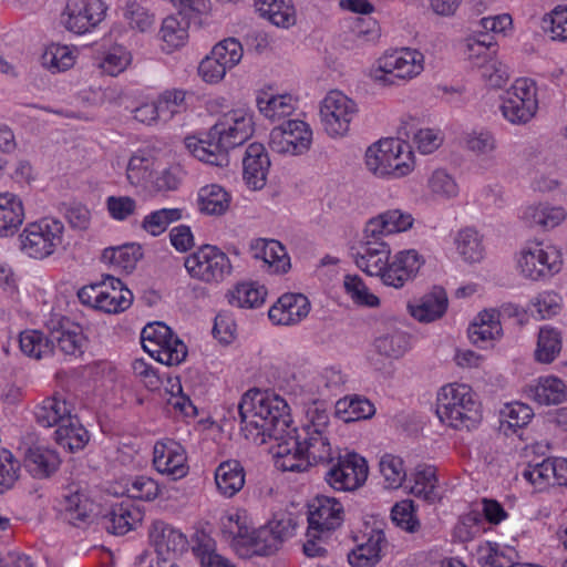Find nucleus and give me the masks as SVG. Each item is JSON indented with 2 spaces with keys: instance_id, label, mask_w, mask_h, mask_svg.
Masks as SVG:
<instances>
[{
  "instance_id": "19",
  "label": "nucleus",
  "mask_w": 567,
  "mask_h": 567,
  "mask_svg": "<svg viewBox=\"0 0 567 567\" xmlns=\"http://www.w3.org/2000/svg\"><path fill=\"white\" fill-rule=\"evenodd\" d=\"M270 159L265 146L260 143L248 145L243 158V177L246 185L254 189H261L267 183Z\"/></svg>"
},
{
  "instance_id": "6",
  "label": "nucleus",
  "mask_w": 567,
  "mask_h": 567,
  "mask_svg": "<svg viewBox=\"0 0 567 567\" xmlns=\"http://www.w3.org/2000/svg\"><path fill=\"white\" fill-rule=\"evenodd\" d=\"M184 266L192 278L206 284L221 282L233 270L229 257L212 245H203L187 256Z\"/></svg>"
},
{
  "instance_id": "27",
  "label": "nucleus",
  "mask_w": 567,
  "mask_h": 567,
  "mask_svg": "<svg viewBox=\"0 0 567 567\" xmlns=\"http://www.w3.org/2000/svg\"><path fill=\"white\" fill-rule=\"evenodd\" d=\"M24 208L13 193H0V238L13 236L22 225Z\"/></svg>"
},
{
  "instance_id": "4",
  "label": "nucleus",
  "mask_w": 567,
  "mask_h": 567,
  "mask_svg": "<svg viewBox=\"0 0 567 567\" xmlns=\"http://www.w3.org/2000/svg\"><path fill=\"white\" fill-rule=\"evenodd\" d=\"M64 225L54 218L30 223L20 234L21 250L31 258L43 259L62 245Z\"/></svg>"
},
{
  "instance_id": "39",
  "label": "nucleus",
  "mask_w": 567,
  "mask_h": 567,
  "mask_svg": "<svg viewBox=\"0 0 567 567\" xmlns=\"http://www.w3.org/2000/svg\"><path fill=\"white\" fill-rule=\"evenodd\" d=\"M566 218V212L560 206L538 204L529 206L524 213V219L530 226H539L544 229L558 226Z\"/></svg>"
},
{
  "instance_id": "40",
  "label": "nucleus",
  "mask_w": 567,
  "mask_h": 567,
  "mask_svg": "<svg viewBox=\"0 0 567 567\" xmlns=\"http://www.w3.org/2000/svg\"><path fill=\"white\" fill-rule=\"evenodd\" d=\"M456 249L465 261L478 262L484 258L483 236L474 228L466 227L457 233Z\"/></svg>"
},
{
  "instance_id": "49",
  "label": "nucleus",
  "mask_w": 567,
  "mask_h": 567,
  "mask_svg": "<svg viewBox=\"0 0 567 567\" xmlns=\"http://www.w3.org/2000/svg\"><path fill=\"white\" fill-rule=\"evenodd\" d=\"M337 413L343 415L346 422L369 419L374 415V405L364 398H350L337 402Z\"/></svg>"
},
{
  "instance_id": "47",
  "label": "nucleus",
  "mask_w": 567,
  "mask_h": 567,
  "mask_svg": "<svg viewBox=\"0 0 567 567\" xmlns=\"http://www.w3.org/2000/svg\"><path fill=\"white\" fill-rule=\"evenodd\" d=\"M187 28L188 23L185 18L179 20L177 17L171 16L163 20L159 35L168 50L178 49L185 44L188 38Z\"/></svg>"
},
{
  "instance_id": "9",
  "label": "nucleus",
  "mask_w": 567,
  "mask_h": 567,
  "mask_svg": "<svg viewBox=\"0 0 567 567\" xmlns=\"http://www.w3.org/2000/svg\"><path fill=\"white\" fill-rule=\"evenodd\" d=\"M334 463L326 473V482L336 491H354L361 487L368 478V464L364 457L357 453L337 454Z\"/></svg>"
},
{
  "instance_id": "1",
  "label": "nucleus",
  "mask_w": 567,
  "mask_h": 567,
  "mask_svg": "<svg viewBox=\"0 0 567 567\" xmlns=\"http://www.w3.org/2000/svg\"><path fill=\"white\" fill-rule=\"evenodd\" d=\"M236 411L246 439L264 444L275 440L271 447L276 466L284 472H303L309 466L328 465L336 460L328 435L329 415L326 411L311 412L309 423L290 427L288 405L278 395L260 390L247 391Z\"/></svg>"
},
{
  "instance_id": "57",
  "label": "nucleus",
  "mask_w": 567,
  "mask_h": 567,
  "mask_svg": "<svg viewBox=\"0 0 567 567\" xmlns=\"http://www.w3.org/2000/svg\"><path fill=\"white\" fill-rule=\"evenodd\" d=\"M172 333V329L163 322L148 323L141 333L142 347L150 355H154V352H158L156 348L169 339Z\"/></svg>"
},
{
  "instance_id": "7",
  "label": "nucleus",
  "mask_w": 567,
  "mask_h": 567,
  "mask_svg": "<svg viewBox=\"0 0 567 567\" xmlns=\"http://www.w3.org/2000/svg\"><path fill=\"white\" fill-rule=\"evenodd\" d=\"M296 524L290 514H276L266 525L250 530L244 547L252 555H272L279 550L286 539L292 536Z\"/></svg>"
},
{
  "instance_id": "61",
  "label": "nucleus",
  "mask_w": 567,
  "mask_h": 567,
  "mask_svg": "<svg viewBox=\"0 0 567 567\" xmlns=\"http://www.w3.org/2000/svg\"><path fill=\"white\" fill-rule=\"evenodd\" d=\"M220 522L221 530L235 539L239 546L244 547L246 538H248L251 530L247 526L246 516L240 513L226 514L221 517Z\"/></svg>"
},
{
  "instance_id": "44",
  "label": "nucleus",
  "mask_w": 567,
  "mask_h": 567,
  "mask_svg": "<svg viewBox=\"0 0 567 567\" xmlns=\"http://www.w3.org/2000/svg\"><path fill=\"white\" fill-rule=\"evenodd\" d=\"M561 350V334L551 327L539 329L535 359L540 363H551Z\"/></svg>"
},
{
  "instance_id": "45",
  "label": "nucleus",
  "mask_w": 567,
  "mask_h": 567,
  "mask_svg": "<svg viewBox=\"0 0 567 567\" xmlns=\"http://www.w3.org/2000/svg\"><path fill=\"white\" fill-rule=\"evenodd\" d=\"M21 351L33 359L40 360L53 353V346L50 343V334L44 336L39 330H25L19 336Z\"/></svg>"
},
{
  "instance_id": "8",
  "label": "nucleus",
  "mask_w": 567,
  "mask_h": 567,
  "mask_svg": "<svg viewBox=\"0 0 567 567\" xmlns=\"http://www.w3.org/2000/svg\"><path fill=\"white\" fill-rule=\"evenodd\" d=\"M357 112L355 102L342 92H329L320 107V116L326 132L333 137L346 135Z\"/></svg>"
},
{
  "instance_id": "30",
  "label": "nucleus",
  "mask_w": 567,
  "mask_h": 567,
  "mask_svg": "<svg viewBox=\"0 0 567 567\" xmlns=\"http://www.w3.org/2000/svg\"><path fill=\"white\" fill-rule=\"evenodd\" d=\"M385 545L384 533L373 530L365 543L358 545L348 554V561L353 567H373L380 561Z\"/></svg>"
},
{
  "instance_id": "59",
  "label": "nucleus",
  "mask_w": 567,
  "mask_h": 567,
  "mask_svg": "<svg viewBox=\"0 0 567 567\" xmlns=\"http://www.w3.org/2000/svg\"><path fill=\"white\" fill-rule=\"evenodd\" d=\"M20 462L13 454L6 450H0V493L11 488L20 476Z\"/></svg>"
},
{
  "instance_id": "35",
  "label": "nucleus",
  "mask_w": 567,
  "mask_h": 567,
  "mask_svg": "<svg viewBox=\"0 0 567 567\" xmlns=\"http://www.w3.org/2000/svg\"><path fill=\"white\" fill-rule=\"evenodd\" d=\"M71 415L69 403L56 395L45 398L34 410L35 421L43 427H59Z\"/></svg>"
},
{
  "instance_id": "48",
  "label": "nucleus",
  "mask_w": 567,
  "mask_h": 567,
  "mask_svg": "<svg viewBox=\"0 0 567 567\" xmlns=\"http://www.w3.org/2000/svg\"><path fill=\"white\" fill-rule=\"evenodd\" d=\"M534 412L527 404L520 402H514L506 404L501 410V429L507 434V430L516 431L527 425Z\"/></svg>"
},
{
  "instance_id": "20",
  "label": "nucleus",
  "mask_w": 567,
  "mask_h": 567,
  "mask_svg": "<svg viewBox=\"0 0 567 567\" xmlns=\"http://www.w3.org/2000/svg\"><path fill=\"white\" fill-rule=\"evenodd\" d=\"M525 480L540 488L545 485H567V460L561 457L545 458L529 463L523 472Z\"/></svg>"
},
{
  "instance_id": "63",
  "label": "nucleus",
  "mask_w": 567,
  "mask_h": 567,
  "mask_svg": "<svg viewBox=\"0 0 567 567\" xmlns=\"http://www.w3.org/2000/svg\"><path fill=\"white\" fill-rule=\"evenodd\" d=\"M184 175L185 172L181 164H172L156 173L152 181L153 188L156 192L176 190L181 185Z\"/></svg>"
},
{
  "instance_id": "31",
  "label": "nucleus",
  "mask_w": 567,
  "mask_h": 567,
  "mask_svg": "<svg viewBox=\"0 0 567 567\" xmlns=\"http://www.w3.org/2000/svg\"><path fill=\"white\" fill-rule=\"evenodd\" d=\"M410 313L420 322H432L440 319L447 309V297L442 288H434L423 296L416 305H409Z\"/></svg>"
},
{
  "instance_id": "21",
  "label": "nucleus",
  "mask_w": 567,
  "mask_h": 567,
  "mask_svg": "<svg viewBox=\"0 0 567 567\" xmlns=\"http://www.w3.org/2000/svg\"><path fill=\"white\" fill-rule=\"evenodd\" d=\"M142 513L131 503L112 505L99 518V524L109 534L122 536L141 523Z\"/></svg>"
},
{
  "instance_id": "52",
  "label": "nucleus",
  "mask_w": 567,
  "mask_h": 567,
  "mask_svg": "<svg viewBox=\"0 0 567 567\" xmlns=\"http://www.w3.org/2000/svg\"><path fill=\"white\" fill-rule=\"evenodd\" d=\"M156 350L158 352H154V355L151 357L166 365H178L187 357V347L174 333L169 339L164 340V343L159 344Z\"/></svg>"
},
{
  "instance_id": "62",
  "label": "nucleus",
  "mask_w": 567,
  "mask_h": 567,
  "mask_svg": "<svg viewBox=\"0 0 567 567\" xmlns=\"http://www.w3.org/2000/svg\"><path fill=\"white\" fill-rule=\"evenodd\" d=\"M542 29L551 34L553 40L567 41V8H556L544 16Z\"/></svg>"
},
{
  "instance_id": "51",
  "label": "nucleus",
  "mask_w": 567,
  "mask_h": 567,
  "mask_svg": "<svg viewBox=\"0 0 567 567\" xmlns=\"http://www.w3.org/2000/svg\"><path fill=\"white\" fill-rule=\"evenodd\" d=\"M182 218V209L163 208L146 215L142 221V228L152 236L162 235L167 227Z\"/></svg>"
},
{
  "instance_id": "24",
  "label": "nucleus",
  "mask_w": 567,
  "mask_h": 567,
  "mask_svg": "<svg viewBox=\"0 0 567 567\" xmlns=\"http://www.w3.org/2000/svg\"><path fill=\"white\" fill-rule=\"evenodd\" d=\"M477 54L470 55L473 68H476L482 79L491 87H502L509 79L508 69L505 64L493 56V52H488L487 48L478 45Z\"/></svg>"
},
{
  "instance_id": "37",
  "label": "nucleus",
  "mask_w": 567,
  "mask_h": 567,
  "mask_svg": "<svg viewBox=\"0 0 567 567\" xmlns=\"http://www.w3.org/2000/svg\"><path fill=\"white\" fill-rule=\"evenodd\" d=\"M413 484L410 487L411 494L427 503L437 502L441 496L437 491V478L433 466H417L413 473Z\"/></svg>"
},
{
  "instance_id": "11",
  "label": "nucleus",
  "mask_w": 567,
  "mask_h": 567,
  "mask_svg": "<svg viewBox=\"0 0 567 567\" xmlns=\"http://www.w3.org/2000/svg\"><path fill=\"white\" fill-rule=\"evenodd\" d=\"M518 266L524 277L532 280L550 278L561 268L560 252L554 247L535 244L522 251Z\"/></svg>"
},
{
  "instance_id": "29",
  "label": "nucleus",
  "mask_w": 567,
  "mask_h": 567,
  "mask_svg": "<svg viewBox=\"0 0 567 567\" xmlns=\"http://www.w3.org/2000/svg\"><path fill=\"white\" fill-rule=\"evenodd\" d=\"M467 332L472 343L477 347H483L484 343L498 339L503 333L499 312L494 309L480 312L475 321L468 327Z\"/></svg>"
},
{
  "instance_id": "13",
  "label": "nucleus",
  "mask_w": 567,
  "mask_h": 567,
  "mask_svg": "<svg viewBox=\"0 0 567 567\" xmlns=\"http://www.w3.org/2000/svg\"><path fill=\"white\" fill-rule=\"evenodd\" d=\"M107 7L102 0H68L65 28L76 34L95 29L105 18Z\"/></svg>"
},
{
  "instance_id": "42",
  "label": "nucleus",
  "mask_w": 567,
  "mask_h": 567,
  "mask_svg": "<svg viewBox=\"0 0 567 567\" xmlns=\"http://www.w3.org/2000/svg\"><path fill=\"white\" fill-rule=\"evenodd\" d=\"M229 195L219 185H207L198 193V206L200 212L208 215H223L229 207Z\"/></svg>"
},
{
  "instance_id": "36",
  "label": "nucleus",
  "mask_w": 567,
  "mask_h": 567,
  "mask_svg": "<svg viewBox=\"0 0 567 567\" xmlns=\"http://www.w3.org/2000/svg\"><path fill=\"white\" fill-rule=\"evenodd\" d=\"M56 444L74 453L84 449L90 436L89 432L82 426L78 416L71 415L65 423H61L54 432Z\"/></svg>"
},
{
  "instance_id": "33",
  "label": "nucleus",
  "mask_w": 567,
  "mask_h": 567,
  "mask_svg": "<svg viewBox=\"0 0 567 567\" xmlns=\"http://www.w3.org/2000/svg\"><path fill=\"white\" fill-rule=\"evenodd\" d=\"M85 341L79 326L66 328L60 323L59 328L50 329V343L53 346V351L59 349L65 355H81L84 352Z\"/></svg>"
},
{
  "instance_id": "25",
  "label": "nucleus",
  "mask_w": 567,
  "mask_h": 567,
  "mask_svg": "<svg viewBox=\"0 0 567 567\" xmlns=\"http://www.w3.org/2000/svg\"><path fill=\"white\" fill-rule=\"evenodd\" d=\"M61 464L59 454L44 446H31L24 454V467L34 478H48Z\"/></svg>"
},
{
  "instance_id": "14",
  "label": "nucleus",
  "mask_w": 567,
  "mask_h": 567,
  "mask_svg": "<svg viewBox=\"0 0 567 567\" xmlns=\"http://www.w3.org/2000/svg\"><path fill=\"white\" fill-rule=\"evenodd\" d=\"M153 465L158 473L169 476L173 481L183 478L188 473L186 451L173 440L155 443Z\"/></svg>"
},
{
  "instance_id": "34",
  "label": "nucleus",
  "mask_w": 567,
  "mask_h": 567,
  "mask_svg": "<svg viewBox=\"0 0 567 567\" xmlns=\"http://www.w3.org/2000/svg\"><path fill=\"white\" fill-rule=\"evenodd\" d=\"M215 482L221 495L233 497L245 485L244 467L235 460L223 462L215 472Z\"/></svg>"
},
{
  "instance_id": "64",
  "label": "nucleus",
  "mask_w": 567,
  "mask_h": 567,
  "mask_svg": "<svg viewBox=\"0 0 567 567\" xmlns=\"http://www.w3.org/2000/svg\"><path fill=\"white\" fill-rule=\"evenodd\" d=\"M185 96L186 93L183 90L173 89L164 91L156 100L162 115L171 118L186 110Z\"/></svg>"
},
{
  "instance_id": "2",
  "label": "nucleus",
  "mask_w": 567,
  "mask_h": 567,
  "mask_svg": "<svg viewBox=\"0 0 567 567\" xmlns=\"http://www.w3.org/2000/svg\"><path fill=\"white\" fill-rule=\"evenodd\" d=\"M252 133L251 113L245 109H237L223 114L209 128L206 138L188 136L184 143L198 161L223 167L228 165L229 150L244 144Z\"/></svg>"
},
{
  "instance_id": "16",
  "label": "nucleus",
  "mask_w": 567,
  "mask_h": 567,
  "mask_svg": "<svg viewBox=\"0 0 567 567\" xmlns=\"http://www.w3.org/2000/svg\"><path fill=\"white\" fill-rule=\"evenodd\" d=\"M150 538L161 557L159 560L167 559V561L181 556L187 550L189 544L186 535L163 520H157L152 525Z\"/></svg>"
},
{
  "instance_id": "22",
  "label": "nucleus",
  "mask_w": 567,
  "mask_h": 567,
  "mask_svg": "<svg viewBox=\"0 0 567 567\" xmlns=\"http://www.w3.org/2000/svg\"><path fill=\"white\" fill-rule=\"evenodd\" d=\"M97 505L85 494L78 491L63 495L61 513L64 520L75 527H83L91 524L95 516Z\"/></svg>"
},
{
  "instance_id": "50",
  "label": "nucleus",
  "mask_w": 567,
  "mask_h": 567,
  "mask_svg": "<svg viewBox=\"0 0 567 567\" xmlns=\"http://www.w3.org/2000/svg\"><path fill=\"white\" fill-rule=\"evenodd\" d=\"M501 111L503 116L511 123L525 124L534 117L537 109L532 106L530 101L526 103L524 100H518L517 96L511 97L505 94Z\"/></svg>"
},
{
  "instance_id": "3",
  "label": "nucleus",
  "mask_w": 567,
  "mask_h": 567,
  "mask_svg": "<svg viewBox=\"0 0 567 567\" xmlns=\"http://www.w3.org/2000/svg\"><path fill=\"white\" fill-rule=\"evenodd\" d=\"M436 414L441 422L456 430H471L482 421L481 403L467 384L451 383L441 388Z\"/></svg>"
},
{
  "instance_id": "32",
  "label": "nucleus",
  "mask_w": 567,
  "mask_h": 567,
  "mask_svg": "<svg viewBox=\"0 0 567 567\" xmlns=\"http://www.w3.org/2000/svg\"><path fill=\"white\" fill-rule=\"evenodd\" d=\"M260 17L276 27L289 28L296 23L297 16L291 0H255Z\"/></svg>"
},
{
  "instance_id": "23",
  "label": "nucleus",
  "mask_w": 567,
  "mask_h": 567,
  "mask_svg": "<svg viewBox=\"0 0 567 567\" xmlns=\"http://www.w3.org/2000/svg\"><path fill=\"white\" fill-rule=\"evenodd\" d=\"M414 218L401 209H389L370 218L364 226L367 237H378L401 233L413 226Z\"/></svg>"
},
{
  "instance_id": "18",
  "label": "nucleus",
  "mask_w": 567,
  "mask_h": 567,
  "mask_svg": "<svg viewBox=\"0 0 567 567\" xmlns=\"http://www.w3.org/2000/svg\"><path fill=\"white\" fill-rule=\"evenodd\" d=\"M310 311V301L302 293H284L269 309L268 317L275 324L292 326L303 320Z\"/></svg>"
},
{
  "instance_id": "58",
  "label": "nucleus",
  "mask_w": 567,
  "mask_h": 567,
  "mask_svg": "<svg viewBox=\"0 0 567 567\" xmlns=\"http://www.w3.org/2000/svg\"><path fill=\"white\" fill-rule=\"evenodd\" d=\"M374 347L379 354L398 359L406 351L408 340L404 333L395 332L375 339Z\"/></svg>"
},
{
  "instance_id": "43",
  "label": "nucleus",
  "mask_w": 567,
  "mask_h": 567,
  "mask_svg": "<svg viewBox=\"0 0 567 567\" xmlns=\"http://www.w3.org/2000/svg\"><path fill=\"white\" fill-rule=\"evenodd\" d=\"M266 296L265 287L255 282H243L229 291L228 301L238 308H257L265 302Z\"/></svg>"
},
{
  "instance_id": "60",
  "label": "nucleus",
  "mask_w": 567,
  "mask_h": 567,
  "mask_svg": "<svg viewBox=\"0 0 567 567\" xmlns=\"http://www.w3.org/2000/svg\"><path fill=\"white\" fill-rule=\"evenodd\" d=\"M131 63V54L122 47L112 48L99 62L102 72L115 76Z\"/></svg>"
},
{
  "instance_id": "55",
  "label": "nucleus",
  "mask_w": 567,
  "mask_h": 567,
  "mask_svg": "<svg viewBox=\"0 0 567 567\" xmlns=\"http://www.w3.org/2000/svg\"><path fill=\"white\" fill-rule=\"evenodd\" d=\"M243 47L235 38H228L217 43L210 55L223 63L227 70L236 66L243 59Z\"/></svg>"
},
{
  "instance_id": "15",
  "label": "nucleus",
  "mask_w": 567,
  "mask_h": 567,
  "mask_svg": "<svg viewBox=\"0 0 567 567\" xmlns=\"http://www.w3.org/2000/svg\"><path fill=\"white\" fill-rule=\"evenodd\" d=\"M382 237H367L363 233L355 252L352 254L357 267L369 276H380L390 259V246Z\"/></svg>"
},
{
  "instance_id": "28",
  "label": "nucleus",
  "mask_w": 567,
  "mask_h": 567,
  "mask_svg": "<svg viewBox=\"0 0 567 567\" xmlns=\"http://www.w3.org/2000/svg\"><path fill=\"white\" fill-rule=\"evenodd\" d=\"M250 251L255 259L262 260L276 272H286L290 267L286 249L278 240L254 239L250 244Z\"/></svg>"
},
{
  "instance_id": "41",
  "label": "nucleus",
  "mask_w": 567,
  "mask_h": 567,
  "mask_svg": "<svg viewBox=\"0 0 567 567\" xmlns=\"http://www.w3.org/2000/svg\"><path fill=\"white\" fill-rule=\"evenodd\" d=\"M142 248L136 244H127L118 247L105 248L102 252V260L122 270L131 271L142 258Z\"/></svg>"
},
{
  "instance_id": "17",
  "label": "nucleus",
  "mask_w": 567,
  "mask_h": 567,
  "mask_svg": "<svg viewBox=\"0 0 567 567\" xmlns=\"http://www.w3.org/2000/svg\"><path fill=\"white\" fill-rule=\"evenodd\" d=\"M399 140L385 138L370 146L365 152V164L370 172L378 176L403 177L408 175L412 166L399 165L391 166L389 163V153L396 148Z\"/></svg>"
},
{
  "instance_id": "46",
  "label": "nucleus",
  "mask_w": 567,
  "mask_h": 567,
  "mask_svg": "<svg viewBox=\"0 0 567 567\" xmlns=\"http://www.w3.org/2000/svg\"><path fill=\"white\" fill-rule=\"evenodd\" d=\"M41 64L52 73L63 72L73 66L74 55L69 47L51 43L41 55Z\"/></svg>"
},
{
  "instance_id": "5",
  "label": "nucleus",
  "mask_w": 567,
  "mask_h": 567,
  "mask_svg": "<svg viewBox=\"0 0 567 567\" xmlns=\"http://www.w3.org/2000/svg\"><path fill=\"white\" fill-rule=\"evenodd\" d=\"M424 56L416 50L404 48L383 54L372 69L371 76L383 85L396 84L398 80H408L423 71Z\"/></svg>"
},
{
  "instance_id": "56",
  "label": "nucleus",
  "mask_w": 567,
  "mask_h": 567,
  "mask_svg": "<svg viewBox=\"0 0 567 567\" xmlns=\"http://www.w3.org/2000/svg\"><path fill=\"white\" fill-rule=\"evenodd\" d=\"M379 466L386 487L398 488L402 485L406 477L402 458L385 454L381 457Z\"/></svg>"
},
{
  "instance_id": "38",
  "label": "nucleus",
  "mask_w": 567,
  "mask_h": 567,
  "mask_svg": "<svg viewBox=\"0 0 567 567\" xmlns=\"http://www.w3.org/2000/svg\"><path fill=\"white\" fill-rule=\"evenodd\" d=\"M533 399L539 404H558L566 399V384L554 375L542 377L530 388Z\"/></svg>"
},
{
  "instance_id": "54",
  "label": "nucleus",
  "mask_w": 567,
  "mask_h": 567,
  "mask_svg": "<svg viewBox=\"0 0 567 567\" xmlns=\"http://www.w3.org/2000/svg\"><path fill=\"white\" fill-rule=\"evenodd\" d=\"M259 111L269 118H281L292 113L295 106L292 104V96L285 95H270L257 99Z\"/></svg>"
},
{
  "instance_id": "26",
  "label": "nucleus",
  "mask_w": 567,
  "mask_h": 567,
  "mask_svg": "<svg viewBox=\"0 0 567 567\" xmlns=\"http://www.w3.org/2000/svg\"><path fill=\"white\" fill-rule=\"evenodd\" d=\"M132 302L133 293L122 280L107 276L103 281L100 310L106 313H117L128 309Z\"/></svg>"
},
{
  "instance_id": "53",
  "label": "nucleus",
  "mask_w": 567,
  "mask_h": 567,
  "mask_svg": "<svg viewBox=\"0 0 567 567\" xmlns=\"http://www.w3.org/2000/svg\"><path fill=\"white\" fill-rule=\"evenodd\" d=\"M343 288L351 300L358 306L377 307L379 298L370 292L363 280L358 275H346Z\"/></svg>"
},
{
  "instance_id": "12",
  "label": "nucleus",
  "mask_w": 567,
  "mask_h": 567,
  "mask_svg": "<svg viewBox=\"0 0 567 567\" xmlns=\"http://www.w3.org/2000/svg\"><path fill=\"white\" fill-rule=\"evenodd\" d=\"M341 503L328 496H317L309 505L307 537H322L339 528L343 522Z\"/></svg>"
},
{
  "instance_id": "10",
  "label": "nucleus",
  "mask_w": 567,
  "mask_h": 567,
  "mask_svg": "<svg viewBox=\"0 0 567 567\" xmlns=\"http://www.w3.org/2000/svg\"><path fill=\"white\" fill-rule=\"evenodd\" d=\"M312 142L310 126L299 120H288L271 130L270 148L278 154L300 155L306 153Z\"/></svg>"
}]
</instances>
